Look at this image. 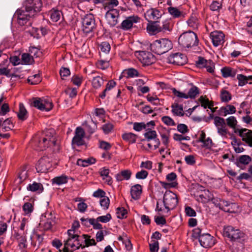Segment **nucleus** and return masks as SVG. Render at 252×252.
<instances>
[{
    "mask_svg": "<svg viewBox=\"0 0 252 252\" xmlns=\"http://www.w3.org/2000/svg\"><path fill=\"white\" fill-rule=\"evenodd\" d=\"M199 93V89L196 86L191 85V87L187 94V98L194 99Z\"/></svg>",
    "mask_w": 252,
    "mask_h": 252,
    "instance_id": "obj_31",
    "label": "nucleus"
},
{
    "mask_svg": "<svg viewBox=\"0 0 252 252\" xmlns=\"http://www.w3.org/2000/svg\"><path fill=\"white\" fill-rule=\"evenodd\" d=\"M172 113L179 116H184L185 113L183 111L182 105H179L178 103H174L171 106Z\"/></svg>",
    "mask_w": 252,
    "mask_h": 252,
    "instance_id": "obj_26",
    "label": "nucleus"
},
{
    "mask_svg": "<svg viewBox=\"0 0 252 252\" xmlns=\"http://www.w3.org/2000/svg\"><path fill=\"white\" fill-rule=\"evenodd\" d=\"M224 235L231 240L235 241L243 237L244 234L240 230L235 229L231 226H228L224 229Z\"/></svg>",
    "mask_w": 252,
    "mask_h": 252,
    "instance_id": "obj_10",
    "label": "nucleus"
},
{
    "mask_svg": "<svg viewBox=\"0 0 252 252\" xmlns=\"http://www.w3.org/2000/svg\"><path fill=\"white\" fill-rule=\"evenodd\" d=\"M252 161V158L248 155H242L239 158L237 165L240 167V164L248 165Z\"/></svg>",
    "mask_w": 252,
    "mask_h": 252,
    "instance_id": "obj_39",
    "label": "nucleus"
},
{
    "mask_svg": "<svg viewBox=\"0 0 252 252\" xmlns=\"http://www.w3.org/2000/svg\"><path fill=\"white\" fill-rule=\"evenodd\" d=\"M116 85V82L113 80L109 81L106 85V88L103 90L102 93L99 94V97L101 99H104L106 95V93L113 88Z\"/></svg>",
    "mask_w": 252,
    "mask_h": 252,
    "instance_id": "obj_34",
    "label": "nucleus"
},
{
    "mask_svg": "<svg viewBox=\"0 0 252 252\" xmlns=\"http://www.w3.org/2000/svg\"><path fill=\"white\" fill-rule=\"evenodd\" d=\"M221 72L224 78L234 77L237 73V70L230 67H224L221 68Z\"/></svg>",
    "mask_w": 252,
    "mask_h": 252,
    "instance_id": "obj_23",
    "label": "nucleus"
},
{
    "mask_svg": "<svg viewBox=\"0 0 252 252\" xmlns=\"http://www.w3.org/2000/svg\"><path fill=\"white\" fill-rule=\"evenodd\" d=\"M151 50L155 54L162 55L172 48L171 41L167 38L157 40L150 44Z\"/></svg>",
    "mask_w": 252,
    "mask_h": 252,
    "instance_id": "obj_3",
    "label": "nucleus"
},
{
    "mask_svg": "<svg viewBox=\"0 0 252 252\" xmlns=\"http://www.w3.org/2000/svg\"><path fill=\"white\" fill-rule=\"evenodd\" d=\"M82 30L85 33H89L93 32L95 28V20L94 15L92 14H87L82 19Z\"/></svg>",
    "mask_w": 252,
    "mask_h": 252,
    "instance_id": "obj_7",
    "label": "nucleus"
},
{
    "mask_svg": "<svg viewBox=\"0 0 252 252\" xmlns=\"http://www.w3.org/2000/svg\"><path fill=\"white\" fill-rule=\"evenodd\" d=\"M85 135L84 130L81 127H77L75 131V135L72 138V144L77 146H82L85 144L84 137Z\"/></svg>",
    "mask_w": 252,
    "mask_h": 252,
    "instance_id": "obj_14",
    "label": "nucleus"
},
{
    "mask_svg": "<svg viewBox=\"0 0 252 252\" xmlns=\"http://www.w3.org/2000/svg\"><path fill=\"white\" fill-rule=\"evenodd\" d=\"M198 240L201 246L205 248H211L215 244L214 237L209 233H203Z\"/></svg>",
    "mask_w": 252,
    "mask_h": 252,
    "instance_id": "obj_15",
    "label": "nucleus"
},
{
    "mask_svg": "<svg viewBox=\"0 0 252 252\" xmlns=\"http://www.w3.org/2000/svg\"><path fill=\"white\" fill-rule=\"evenodd\" d=\"M162 202L165 209L168 212L175 208L178 205L177 195L170 190H166L163 195Z\"/></svg>",
    "mask_w": 252,
    "mask_h": 252,
    "instance_id": "obj_5",
    "label": "nucleus"
},
{
    "mask_svg": "<svg viewBox=\"0 0 252 252\" xmlns=\"http://www.w3.org/2000/svg\"><path fill=\"white\" fill-rule=\"evenodd\" d=\"M167 10L172 17L174 19H183L187 15V13L185 12L180 10L176 7H169Z\"/></svg>",
    "mask_w": 252,
    "mask_h": 252,
    "instance_id": "obj_18",
    "label": "nucleus"
},
{
    "mask_svg": "<svg viewBox=\"0 0 252 252\" xmlns=\"http://www.w3.org/2000/svg\"><path fill=\"white\" fill-rule=\"evenodd\" d=\"M139 18L137 16H130L124 20L121 24V28L125 30L130 29L134 23H137Z\"/></svg>",
    "mask_w": 252,
    "mask_h": 252,
    "instance_id": "obj_19",
    "label": "nucleus"
},
{
    "mask_svg": "<svg viewBox=\"0 0 252 252\" xmlns=\"http://www.w3.org/2000/svg\"><path fill=\"white\" fill-rule=\"evenodd\" d=\"M18 119L22 121L26 120L28 118V112L24 104L22 103L19 104V111L17 113Z\"/></svg>",
    "mask_w": 252,
    "mask_h": 252,
    "instance_id": "obj_27",
    "label": "nucleus"
},
{
    "mask_svg": "<svg viewBox=\"0 0 252 252\" xmlns=\"http://www.w3.org/2000/svg\"><path fill=\"white\" fill-rule=\"evenodd\" d=\"M25 9H18L15 16L17 17L18 22L21 26L24 25L30 18L39 12L42 7L41 0H26L24 3Z\"/></svg>",
    "mask_w": 252,
    "mask_h": 252,
    "instance_id": "obj_1",
    "label": "nucleus"
},
{
    "mask_svg": "<svg viewBox=\"0 0 252 252\" xmlns=\"http://www.w3.org/2000/svg\"><path fill=\"white\" fill-rule=\"evenodd\" d=\"M146 132L144 133V136L148 141H150L157 137V132L155 130H152L151 128H146Z\"/></svg>",
    "mask_w": 252,
    "mask_h": 252,
    "instance_id": "obj_37",
    "label": "nucleus"
},
{
    "mask_svg": "<svg viewBox=\"0 0 252 252\" xmlns=\"http://www.w3.org/2000/svg\"><path fill=\"white\" fill-rule=\"evenodd\" d=\"M127 213V210L124 207H118L116 210L117 217L120 219L126 218Z\"/></svg>",
    "mask_w": 252,
    "mask_h": 252,
    "instance_id": "obj_45",
    "label": "nucleus"
},
{
    "mask_svg": "<svg viewBox=\"0 0 252 252\" xmlns=\"http://www.w3.org/2000/svg\"><path fill=\"white\" fill-rule=\"evenodd\" d=\"M119 15V10L117 9H110L106 12L105 17L110 27H113L117 25Z\"/></svg>",
    "mask_w": 252,
    "mask_h": 252,
    "instance_id": "obj_9",
    "label": "nucleus"
},
{
    "mask_svg": "<svg viewBox=\"0 0 252 252\" xmlns=\"http://www.w3.org/2000/svg\"><path fill=\"white\" fill-rule=\"evenodd\" d=\"M83 80V77L81 75H74L71 78V82L75 85L80 86Z\"/></svg>",
    "mask_w": 252,
    "mask_h": 252,
    "instance_id": "obj_47",
    "label": "nucleus"
},
{
    "mask_svg": "<svg viewBox=\"0 0 252 252\" xmlns=\"http://www.w3.org/2000/svg\"><path fill=\"white\" fill-rule=\"evenodd\" d=\"M100 204L104 210H107L110 204V200L107 196H105L102 198H101L100 201Z\"/></svg>",
    "mask_w": 252,
    "mask_h": 252,
    "instance_id": "obj_50",
    "label": "nucleus"
},
{
    "mask_svg": "<svg viewBox=\"0 0 252 252\" xmlns=\"http://www.w3.org/2000/svg\"><path fill=\"white\" fill-rule=\"evenodd\" d=\"M168 62L178 65H183L187 63V56L181 53H176L168 57Z\"/></svg>",
    "mask_w": 252,
    "mask_h": 252,
    "instance_id": "obj_12",
    "label": "nucleus"
},
{
    "mask_svg": "<svg viewBox=\"0 0 252 252\" xmlns=\"http://www.w3.org/2000/svg\"><path fill=\"white\" fill-rule=\"evenodd\" d=\"M60 74L61 78L64 79L65 77H66L70 75V71L68 68L62 67L60 69Z\"/></svg>",
    "mask_w": 252,
    "mask_h": 252,
    "instance_id": "obj_57",
    "label": "nucleus"
},
{
    "mask_svg": "<svg viewBox=\"0 0 252 252\" xmlns=\"http://www.w3.org/2000/svg\"><path fill=\"white\" fill-rule=\"evenodd\" d=\"M162 121L167 126H175L176 124L173 120L169 116H163L161 118Z\"/></svg>",
    "mask_w": 252,
    "mask_h": 252,
    "instance_id": "obj_63",
    "label": "nucleus"
},
{
    "mask_svg": "<svg viewBox=\"0 0 252 252\" xmlns=\"http://www.w3.org/2000/svg\"><path fill=\"white\" fill-rule=\"evenodd\" d=\"M53 184L61 185L67 182V177L65 175H62L54 178L52 180Z\"/></svg>",
    "mask_w": 252,
    "mask_h": 252,
    "instance_id": "obj_36",
    "label": "nucleus"
},
{
    "mask_svg": "<svg viewBox=\"0 0 252 252\" xmlns=\"http://www.w3.org/2000/svg\"><path fill=\"white\" fill-rule=\"evenodd\" d=\"M161 16L160 12L156 8H151L145 13V17L148 22L156 21Z\"/></svg>",
    "mask_w": 252,
    "mask_h": 252,
    "instance_id": "obj_17",
    "label": "nucleus"
},
{
    "mask_svg": "<svg viewBox=\"0 0 252 252\" xmlns=\"http://www.w3.org/2000/svg\"><path fill=\"white\" fill-rule=\"evenodd\" d=\"M151 252H158V242L156 240H153L149 244Z\"/></svg>",
    "mask_w": 252,
    "mask_h": 252,
    "instance_id": "obj_64",
    "label": "nucleus"
},
{
    "mask_svg": "<svg viewBox=\"0 0 252 252\" xmlns=\"http://www.w3.org/2000/svg\"><path fill=\"white\" fill-rule=\"evenodd\" d=\"M131 174L132 172L130 170H124L116 174V178L118 181H122L123 180H128L130 178Z\"/></svg>",
    "mask_w": 252,
    "mask_h": 252,
    "instance_id": "obj_22",
    "label": "nucleus"
},
{
    "mask_svg": "<svg viewBox=\"0 0 252 252\" xmlns=\"http://www.w3.org/2000/svg\"><path fill=\"white\" fill-rule=\"evenodd\" d=\"M67 234L68 235V238L65 241L67 242V244L71 243V242L74 239H77L78 237V235L75 234V230L74 229H69L67 231Z\"/></svg>",
    "mask_w": 252,
    "mask_h": 252,
    "instance_id": "obj_48",
    "label": "nucleus"
},
{
    "mask_svg": "<svg viewBox=\"0 0 252 252\" xmlns=\"http://www.w3.org/2000/svg\"><path fill=\"white\" fill-rule=\"evenodd\" d=\"M210 36L215 47L222 44L224 42V34L220 31H214L211 32Z\"/></svg>",
    "mask_w": 252,
    "mask_h": 252,
    "instance_id": "obj_16",
    "label": "nucleus"
},
{
    "mask_svg": "<svg viewBox=\"0 0 252 252\" xmlns=\"http://www.w3.org/2000/svg\"><path fill=\"white\" fill-rule=\"evenodd\" d=\"M27 189L33 192L38 191L40 193L43 191L44 188L41 183L33 182L32 184L28 185Z\"/></svg>",
    "mask_w": 252,
    "mask_h": 252,
    "instance_id": "obj_28",
    "label": "nucleus"
},
{
    "mask_svg": "<svg viewBox=\"0 0 252 252\" xmlns=\"http://www.w3.org/2000/svg\"><path fill=\"white\" fill-rule=\"evenodd\" d=\"M113 127L114 126L113 124L110 123H108L103 125L102 129L105 134H108L112 131V130L113 129Z\"/></svg>",
    "mask_w": 252,
    "mask_h": 252,
    "instance_id": "obj_61",
    "label": "nucleus"
},
{
    "mask_svg": "<svg viewBox=\"0 0 252 252\" xmlns=\"http://www.w3.org/2000/svg\"><path fill=\"white\" fill-rule=\"evenodd\" d=\"M171 90L172 93L175 96L180 98L188 99L187 94L180 92L177 90L175 88H172Z\"/></svg>",
    "mask_w": 252,
    "mask_h": 252,
    "instance_id": "obj_55",
    "label": "nucleus"
},
{
    "mask_svg": "<svg viewBox=\"0 0 252 252\" xmlns=\"http://www.w3.org/2000/svg\"><path fill=\"white\" fill-rule=\"evenodd\" d=\"M235 133L238 134L249 146L252 147V130L242 128L235 130Z\"/></svg>",
    "mask_w": 252,
    "mask_h": 252,
    "instance_id": "obj_11",
    "label": "nucleus"
},
{
    "mask_svg": "<svg viewBox=\"0 0 252 252\" xmlns=\"http://www.w3.org/2000/svg\"><path fill=\"white\" fill-rule=\"evenodd\" d=\"M28 178V171L23 168L20 170L18 178L15 180L16 184H21Z\"/></svg>",
    "mask_w": 252,
    "mask_h": 252,
    "instance_id": "obj_30",
    "label": "nucleus"
},
{
    "mask_svg": "<svg viewBox=\"0 0 252 252\" xmlns=\"http://www.w3.org/2000/svg\"><path fill=\"white\" fill-rule=\"evenodd\" d=\"M46 215L47 217L45 221L43 224V227L45 230H49L52 228L55 223L56 217L51 212ZM45 217L46 218V216H45Z\"/></svg>",
    "mask_w": 252,
    "mask_h": 252,
    "instance_id": "obj_20",
    "label": "nucleus"
},
{
    "mask_svg": "<svg viewBox=\"0 0 252 252\" xmlns=\"http://www.w3.org/2000/svg\"><path fill=\"white\" fill-rule=\"evenodd\" d=\"M222 209L226 212L235 213L236 210L235 209L237 207V205L235 203H230L227 201H222Z\"/></svg>",
    "mask_w": 252,
    "mask_h": 252,
    "instance_id": "obj_25",
    "label": "nucleus"
},
{
    "mask_svg": "<svg viewBox=\"0 0 252 252\" xmlns=\"http://www.w3.org/2000/svg\"><path fill=\"white\" fill-rule=\"evenodd\" d=\"M199 198L202 202H206L212 199L213 195L208 190H205L199 195Z\"/></svg>",
    "mask_w": 252,
    "mask_h": 252,
    "instance_id": "obj_35",
    "label": "nucleus"
},
{
    "mask_svg": "<svg viewBox=\"0 0 252 252\" xmlns=\"http://www.w3.org/2000/svg\"><path fill=\"white\" fill-rule=\"evenodd\" d=\"M218 133L222 136H226L228 130L226 128V125L224 126L217 127Z\"/></svg>",
    "mask_w": 252,
    "mask_h": 252,
    "instance_id": "obj_60",
    "label": "nucleus"
},
{
    "mask_svg": "<svg viewBox=\"0 0 252 252\" xmlns=\"http://www.w3.org/2000/svg\"><path fill=\"white\" fill-rule=\"evenodd\" d=\"M189 27L191 28L193 30L197 29L199 26V21L197 17L192 14L189 20L187 21Z\"/></svg>",
    "mask_w": 252,
    "mask_h": 252,
    "instance_id": "obj_29",
    "label": "nucleus"
},
{
    "mask_svg": "<svg viewBox=\"0 0 252 252\" xmlns=\"http://www.w3.org/2000/svg\"><path fill=\"white\" fill-rule=\"evenodd\" d=\"M23 209L26 214L31 213L33 211V206L30 202H27L23 206Z\"/></svg>",
    "mask_w": 252,
    "mask_h": 252,
    "instance_id": "obj_62",
    "label": "nucleus"
},
{
    "mask_svg": "<svg viewBox=\"0 0 252 252\" xmlns=\"http://www.w3.org/2000/svg\"><path fill=\"white\" fill-rule=\"evenodd\" d=\"M33 58L30 54L24 53L22 55V61L25 64H29L32 63Z\"/></svg>",
    "mask_w": 252,
    "mask_h": 252,
    "instance_id": "obj_49",
    "label": "nucleus"
},
{
    "mask_svg": "<svg viewBox=\"0 0 252 252\" xmlns=\"http://www.w3.org/2000/svg\"><path fill=\"white\" fill-rule=\"evenodd\" d=\"M237 79L238 80V85L239 86H243L248 83L246 76L243 74L237 75Z\"/></svg>",
    "mask_w": 252,
    "mask_h": 252,
    "instance_id": "obj_59",
    "label": "nucleus"
},
{
    "mask_svg": "<svg viewBox=\"0 0 252 252\" xmlns=\"http://www.w3.org/2000/svg\"><path fill=\"white\" fill-rule=\"evenodd\" d=\"M142 192V187L139 184L133 186L130 190L131 197L134 199H137Z\"/></svg>",
    "mask_w": 252,
    "mask_h": 252,
    "instance_id": "obj_24",
    "label": "nucleus"
},
{
    "mask_svg": "<svg viewBox=\"0 0 252 252\" xmlns=\"http://www.w3.org/2000/svg\"><path fill=\"white\" fill-rule=\"evenodd\" d=\"M92 86L94 89L99 88L104 83V79L102 77L96 76L93 77L92 79Z\"/></svg>",
    "mask_w": 252,
    "mask_h": 252,
    "instance_id": "obj_33",
    "label": "nucleus"
},
{
    "mask_svg": "<svg viewBox=\"0 0 252 252\" xmlns=\"http://www.w3.org/2000/svg\"><path fill=\"white\" fill-rule=\"evenodd\" d=\"M3 127L2 128L4 129V131H8L9 129H11L14 126L12 124V122L11 121L10 119H7L5 120L3 123Z\"/></svg>",
    "mask_w": 252,
    "mask_h": 252,
    "instance_id": "obj_51",
    "label": "nucleus"
},
{
    "mask_svg": "<svg viewBox=\"0 0 252 252\" xmlns=\"http://www.w3.org/2000/svg\"><path fill=\"white\" fill-rule=\"evenodd\" d=\"M51 166L50 158L48 157H43L38 160L36 169L37 172L47 173Z\"/></svg>",
    "mask_w": 252,
    "mask_h": 252,
    "instance_id": "obj_13",
    "label": "nucleus"
},
{
    "mask_svg": "<svg viewBox=\"0 0 252 252\" xmlns=\"http://www.w3.org/2000/svg\"><path fill=\"white\" fill-rule=\"evenodd\" d=\"M214 124L217 127L220 126H224L225 124V120L220 117L216 116L214 118Z\"/></svg>",
    "mask_w": 252,
    "mask_h": 252,
    "instance_id": "obj_53",
    "label": "nucleus"
},
{
    "mask_svg": "<svg viewBox=\"0 0 252 252\" xmlns=\"http://www.w3.org/2000/svg\"><path fill=\"white\" fill-rule=\"evenodd\" d=\"M160 32H166V31H170L172 29L169 22L167 21H164L162 26L159 25Z\"/></svg>",
    "mask_w": 252,
    "mask_h": 252,
    "instance_id": "obj_52",
    "label": "nucleus"
},
{
    "mask_svg": "<svg viewBox=\"0 0 252 252\" xmlns=\"http://www.w3.org/2000/svg\"><path fill=\"white\" fill-rule=\"evenodd\" d=\"M95 162L96 160L94 158H89L85 159H78L77 163L79 166L86 167L94 163Z\"/></svg>",
    "mask_w": 252,
    "mask_h": 252,
    "instance_id": "obj_32",
    "label": "nucleus"
},
{
    "mask_svg": "<svg viewBox=\"0 0 252 252\" xmlns=\"http://www.w3.org/2000/svg\"><path fill=\"white\" fill-rule=\"evenodd\" d=\"M220 97L221 101L228 102L231 99V95L229 92L225 90H222L220 92Z\"/></svg>",
    "mask_w": 252,
    "mask_h": 252,
    "instance_id": "obj_43",
    "label": "nucleus"
},
{
    "mask_svg": "<svg viewBox=\"0 0 252 252\" xmlns=\"http://www.w3.org/2000/svg\"><path fill=\"white\" fill-rule=\"evenodd\" d=\"M211 60H206L204 58L199 57L198 60L196 62V64L199 68H204L209 63H212Z\"/></svg>",
    "mask_w": 252,
    "mask_h": 252,
    "instance_id": "obj_42",
    "label": "nucleus"
},
{
    "mask_svg": "<svg viewBox=\"0 0 252 252\" xmlns=\"http://www.w3.org/2000/svg\"><path fill=\"white\" fill-rule=\"evenodd\" d=\"M32 106L41 111H49L53 108V104L49 99L35 97L33 98Z\"/></svg>",
    "mask_w": 252,
    "mask_h": 252,
    "instance_id": "obj_6",
    "label": "nucleus"
},
{
    "mask_svg": "<svg viewBox=\"0 0 252 252\" xmlns=\"http://www.w3.org/2000/svg\"><path fill=\"white\" fill-rule=\"evenodd\" d=\"M226 121L227 125L229 127L233 129L234 133H235V130L240 129V128L236 127V126L237 124V121L235 117L230 116L226 119Z\"/></svg>",
    "mask_w": 252,
    "mask_h": 252,
    "instance_id": "obj_38",
    "label": "nucleus"
},
{
    "mask_svg": "<svg viewBox=\"0 0 252 252\" xmlns=\"http://www.w3.org/2000/svg\"><path fill=\"white\" fill-rule=\"evenodd\" d=\"M179 44L183 47L189 48L196 46L198 40L196 33L191 31H189L182 33L178 39Z\"/></svg>",
    "mask_w": 252,
    "mask_h": 252,
    "instance_id": "obj_4",
    "label": "nucleus"
},
{
    "mask_svg": "<svg viewBox=\"0 0 252 252\" xmlns=\"http://www.w3.org/2000/svg\"><path fill=\"white\" fill-rule=\"evenodd\" d=\"M82 237L83 239H85V242L86 245L85 247H89L90 246H95L96 245V243L95 242V240L94 239H90V236L86 235V234H83Z\"/></svg>",
    "mask_w": 252,
    "mask_h": 252,
    "instance_id": "obj_46",
    "label": "nucleus"
},
{
    "mask_svg": "<svg viewBox=\"0 0 252 252\" xmlns=\"http://www.w3.org/2000/svg\"><path fill=\"white\" fill-rule=\"evenodd\" d=\"M122 138L124 140L130 143H134L136 140V135L132 133H126L123 134Z\"/></svg>",
    "mask_w": 252,
    "mask_h": 252,
    "instance_id": "obj_41",
    "label": "nucleus"
},
{
    "mask_svg": "<svg viewBox=\"0 0 252 252\" xmlns=\"http://www.w3.org/2000/svg\"><path fill=\"white\" fill-rule=\"evenodd\" d=\"M55 131L53 129H46L40 134H37L34 138L35 144L39 148V150L43 151L51 145L56 144Z\"/></svg>",
    "mask_w": 252,
    "mask_h": 252,
    "instance_id": "obj_2",
    "label": "nucleus"
},
{
    "mask_svg": "<svg viewBox=\"0 0 252 252\" xmlns=\"http://www.w3.org/2000/svg\"><path fill=\"white\" fill-rule=\"evenodd\" d=\"M147 26V31L151 35H155L157 33L160 32L159 25L158 24L157 21L151 22Z\"/></svg>",
    "mask_w": 252,
    "mask_h": 252,
    "instance_id": "obj_21",
    "label": "nucleus"
},
{
    "mask_svg": "<svg viewBox=\"0 0 252 252\" xmlns=\"http://www.w3.org/2000/svg\"><path fill=\"white\" fill-rule=\"evenodd\" d=\"M41 81V77L39 74H35L30 76L28 81L31 85H36L40 83Z\"/></svg>",
    "mask_w": 252,
    "mask_h": 252,
    "instance_id": "obj_44",
    "label": "nucleus"
},
{
    "mask_svg": "<svg viewBox=\"0 0 252 252\" xmlns=\"http://www.w3.org/2000/svg\"><path fill=\"white\" fill-rule=\"evenodd\" d=\"M100 50L105 53H108L110 50V45L107 42H103L100 45Z\"/></svg>",
    "mask_w": 252,
    "mask_h": 252,
    "instance_id": "obj_58",
    "label": "nucleus"
},
{
    "mask_svg": "<svg viewBox=\"0 0 252 252\" xmlns=\"http://www.w3.org/2000/svg\"><path fill=\"white\" fill-rule=\"evenodd\" d=\"M137 57L139 61L144 65H149L155 62L154 56L147 51H138Z\"/></svg>",
    "mask_w": 252,
    "mask_h": 252,
    "instance_id": "obj_8",
    "label": "nucleus"
},
{
    "mask_svg": "<svg viewBox=\"0 0 252 252\" xmlns=\"http://www.w3.org/2000/svg\"><path fill=\"white\" fill-rule=\"evenodd\" d=\"M96 125L93 121L91 123L86 125L87 131L90 134H92L96 129Z\"/></svg>",
    "mask_w": 252,
    "mask_h": 252,
    "instance_id": "obj_54",
    "label": "nucleus"
},
{
    "mask_svg": "<svg viewBox=\"0 0 252 252\" xmlns=\"http://www.w3.org/2000/svg\"><path fill=\"white\" fill-rule=\"evenodd\" d=\"M147 128V125L144 123H134L133 124V129L137 131H140L142 129Z\"/></svg>",
    "mask_w": 252,
    "mask_h": 252,
    "instance_id": "obj_56",
    "label": "nucleus"
},
{
    "mask_svg": "<svg viewBox=\"0 0 252 252\" xmlns=\"http://www.w3.org/2000/svg\"><path fill=\"white\" fill-rule=\"evenodd\" d=\"M50 18L53 22H56L59 20L62 15V12L57 10H52L49 12Z\"/></svg>",
    "mask_w": 252,
    "mask_h": 252,
    "instance_id": "obj_40",
    "label": "nucleus"
}]
</instances>
